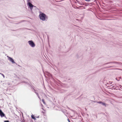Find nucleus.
I'll list each match as a JSON object with an SVG mask.
<instances>
[{
	"label": "nucleus",
	"mask_w": 122,
	"mask_h": 122,
	"mask_svg": "<svg viewBox=\"0 0 122 122\" xmlns=\"http://www.w3.org/2000/svg\"><path fill=\"white\" fill-rule=\"evenodd\" d=\"M40 19L43 21L45 20L47 18L46 15L42 13L39 15Z\"/></svg>",
	"instance_id": "f257e3e1"
},
{
	"label": "nucleus",
	"mask_w": 122,
	"mask_h": 122,
	"mask_svg": "<svg viewBox=\"0 0 122 122\" xmlns=\"http://www.w3.org/2000/svg\"><path fill=\"white\" fill-rule=\"evenodd\" d=\"M28 42L30 45L32 47L35 46V44L32 41H29Z\"/></svg>",
	"instance_id": "f03ea898"
},
{
	"label": "nucleus",
	"mask_w": 122,
	"mask_h": 122,
	"mask_svg": "<svg viewBox=\"0 0 122 122\" xmlns=\"http://www.w3.org/2000/svg\"><path fill=\"white\" fill-rule=\"evenodd\" d=\"M0 116L1 117H5V114L1 110H0Z\"/></svg>",
	"instance_id": "7ed1b4c3"
},
{
	"label": "nucleus",
	"mask_w": 122,
	"mask_h": 122,
	"mask_svg": "<svg viewBox=\"0 0 122 122\" xmlns=\"http://www.w3.org/2000/svg\"><path fill=\"white\" fill-rule=\"evenodd\" d=\"M7 57L8 58V59L12 63H14L15 62L14 60L13 59H12V58L10 57H9L8 56H7Z\"/></svg>",
	"instance_id": "20e7f679"
},
{
	"label": "nucleus",
	"mask_w": 122,
	"mask_h": 122,
	"mask_svg": "<svg viewBox=\"0 0 122 122\" xmlns=\"http://www.w3.org/2000/svg\"><path fill=\"white\" fill-rule=\"evenodd\" d=\"M28 5H29L30 7V8L31 9H32L33 7V5L30 2H28Z\"/></svg>",
	"instance_id": "39448f33"
},
{
	"label": "nucleus",
	"mask_w": 122,
	"mask_h": 122,
	"mask_svg": "<svg viewBox=\"0 0 122 122\" xmlns=\"http://www.w3.org/2000/svg\"><path fill=\"white\" fill-rule=\"evenodd\" d=\"M31 117L32 119H34V120H35L36 119V118H35L34 116L33 115H31Z\"/></svg>",
	"instance_id": "423d86ee"
},
{
	"label": "nucleus",
	"mask_w": 122,
	"mask_h": 122,
	"mask_svg": "<svg viewBox=\"0 0 122 122\" xmlns=\"http://www.w3.org/2000/svg\"><path fill=\"white\" fill-rule=\"evenodd\" d=\"M42 113H43V114L44 115H45V114L46 113V112H45V110L44 111V112H42Z\"/></svg>",
	"instance_id": "0eeeda50"
},
{
	"label": "nucleus",
	"mask_w": 122,
	"mask_h": 122,
	"mask_svg": "<svg viewBox=\"0 0 122 122\" xmlns=\"http://www.w3.org/2000/svg\"><path fill=\"white\" fill-rule=\"evenodd\" d=\"M102 104L103 105H104L105 106H106V104L105 103H103V102H102Z\"/></svg>",
	"instance_id": "6e6552de"
},
{
	"label": "nucleus",
	"mask_w": 122,
	"mask_h": 122,
	"mask_svg": "<svg viewBox=\"0 0 122 122\" xmlns=\"http://www.w3.org/2000/svg\"><path fill=\"white\" fill-rule=\"evenodd\" d=\"M0 74H1L2 75V76H3V77L4 78H5V76H4V75L3 74H2V73H0Z\"/></svg>",
	"instance_id": "1a4fd4ad"
},
{
	"label": "nucleus",
	"mask_w": 122,
	"mask_h": 122,
	"mask_svg": "<svg viewBox=\"0 0 122 122\" xmlns=\"http://www.w3.org/2000/svg\"><path fill=\"white\" fill-rule=\"evenodd\" d=\"M85 1L87 2H89L91 0H85Z\"/></svg>",
	"instance_id": "9d476101"
},
{
	"label": "nucleus",
	"mask_w": 122,
	"mask_h": 122,
	"mask_svg": "<svg viewBox=\"0 0 122 122\" xmlns=\"http://www.w3.org/2000/svg\"><path fill=\"white\" fill-rule=\"evenodd\" d=\"M42 102H43L44 103H45V102L44 101V99H43L42 100Z\"/></svg>",
	"instance_id": "9b49d317"
},
{
	"label": "nucleus",
	"mask_w": 122,
	"mask_h": 122,
	"mask_svg": "<svg viewBox=\"0 0 122 122\" xmlns=\"http://www.w3.org/2000/svg\"><path fill=\"white\" fill-rule=\"evenodd\" d=\"M4 122H9V121L8 120L5 121H4Z\"/></svg>",
	"instance_id": "f8f14e48"
},
{
	"label": "nucleus",
	"mask_w": 122,
	"mask_h": 122,
	"mask_svg": "<svg viewBox=\"0 0 122 122\" xmlns=\"http://www.w3.org/2000/svg\"><path fill=\"white\" fill-rule=\"evenodd\" d=\"M102 102H98V103H102Z\"/></svg>",
	"instance_id": "ddd939ff"
},
{
	"label": "nucleus",
	"mask_w": 122,
	"mask_h": 122,
	"mask_svg": "<svg viewBox=\"0 0 122 122\" xmlns=\"http://www.w3.org/2000/svg\"><path fill=\"white\" fill-rule=\"evenodd\" d=\"M67 120H68V121L69 122H70V121L68 119Z\"/></svg>",
	"instance_id": "4468645a"
},
{
	"label": "nucleus",
	"mask_w": 122,
	"mask_h": 122,
	"mask_svg": "<svg viewBox=\"0 0 122 122\" xmlns=\"http://www.w3.org/2000/svg\"><path fill=\"white\" fill-rule=\"evenodd\" d=\"M30 1V0H27V1L29 2Z\"/></svg>",
	"instance_id": "2eb2a0df"
}]
</instances>
